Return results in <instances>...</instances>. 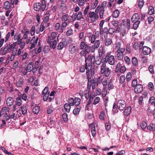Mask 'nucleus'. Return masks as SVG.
I'll use <instances>...</instances> for the list:
<instances>
[{
	"instance_id": "obj_1",
	"label": "nucleus",
	"mask_w": 155,
	"mask_h": 155,
	"mask_svg": "<svg viewBox=\"0 0 155 155\" xmlns=\"http://www.w3.org/2000/svg\"><path fill=\"white\" fill-rule=\"evenodd\" d=\"M97 38V36L93 34L91 37V43H94V45H92L91 47V52H94L95 49H98L100 47L101 45V42L99 40H96Z\"/></svg>"
},
{
	"instance_id": "obj_2",
	"label": "nucleus",
	"mask_w": 155,
	"mask_h": 155,
	"mask_svg": "<svg viewBox=\"0 0 155 155\" xmlns=\"http://www.w3.org/2000/svg\"><path fill=\"white\" fill-rule=\"evenodd\" d=\"M112 52H109L107 53L105 58L102 57L104 63H108L111 65H114L115 64V60L114 56L111 55Z\"/></svg>"
},
{
	"instance_id": "obj_3",
	"label": "nucleus",
	"mask_w": 155,
	"mask_h": 155,
	"mask_svg": "<svg viewBox=\"0 0 155 155\" xmlns=\"http://www.w3.org/2000/svg\"><path fill=\"white\" fill-rule=\"evenodd\" d=\"M111 72V70L110 68L107 66L106 64L103 63L101 68V74H103L106 77H108L110 75Z\"/></svg>"
},
{
	"instance_id": "obj_4",
	"label": "nucleus",
	"mask_w": 155,
	"mask_h": 155,
	"mask_svg": "<svg viewBox=\"0 0 155 155\" xmlns=\"http://www.w3.org/2000/svg\"><path fill=\"white\" fill-rule=\"evenodd\" d=\"M46 2L45 0H42L41 4L39 2L35 3L34 5V8L35 10L39 11L41 9L42 11H44L46 7Z\"/></svg>"
},
{
	"instance_id": "obj_5",
	"label": "nucleus",
	"mask_w": 155,
	"mask_h": 155,
	"mask_svg": "<svg viewBox=\"0 0 155 155\" xmlns=\"http://www.w3.org/2000/svg\"><path fill=\"white\" fill-rule=\"evenodd\" d=\"M95 60V57L94 56H92L91 55H89L87 57H85V65L88 66V67L92 66V64L94 63Z\"/></svg>"
},
{
	"instance_id": "obj_6",
	"label": "nucleus",
	"mask_w": 155,
	"mask_h": 155,
	"mask_svg": "<svg viewBox=\"0 0 155 155\" xmlns=\"http://www.w3.org/2000/svg\"><path fill=\"white\" fill-rule=\"evenodd\" d=\"M84 38V39H83V41L81 40L79 45V48L81 50H85L87 51L88 50H91V47L87 45L86 42H85L86 37H85Z\"/></svg>"
},
{
	"instance_id": "obj_7",
	"label": "nucleus",
	"mask_w": 155,
	"mask_h": 155,
	"mask_svg": "<svg viewBox=\"0 0 155 155\" xmlns=\"http://www.w3.org/2000/svg\"><path fill=\"white\" fill-rule=\"evenodd\" d=\"M125 50V48H119L117 51L116 57L118 60H122L123 58L124 53Z\"/></svg>"
},
{
	"instance_id": "obj_8",
	"label": "nucleus",
	"mask_w": 155,
	"mask_h": 155,
	"mask_svg": "<svg viewBox=\"0 0 155 155\" xmlns=\"http://www.w3.org/2000/svg\"><path fill=\"white\" fill-rule=\"evenodd\" d=\"M87 16L90 18L92 23L95 22L99 18L98 15L94 13V12L90 11L89 13Z\"/></svg>"
},
{
	"instance_id": "obj_9",
	"label": "nucleus",
	"mask_w": 155,
	"mask_h": 155,
	"mask_svg": "<svg viewBox=\"0 0 155 155\" xmlns=\"http://www.w3.org/2000/svg\"><path fill=\"white\" fill-rule=\"evenodd\" d=\"M126 103L123 100H120L118 101L117 103V107L120 110H123L126 107Z\"/></svg>"
},
{
	"instance_id": "obj_10",
	"label": "nucleus",
	"mask_w": 155,
	"mask_h": 155,
	"mask_svg": "<svg viewBox=\"0 0 155 155\" xmlns=\"http://www.w3.org/2000/svg\"><path fill=\"white\" fill-rule=\"evenodd\" d=\"M77 48L76 45L74 44H71L69 45V51L71 54H74L77 51Z\"/></svg>"
},
{
	"instance_id": "obj_11",
	"label": "nucleus",
	"mask_w": 155,
	"mask_h": 155,
	"mask_svg": "<svg viewBox=\"0 0 155 155\" xmlns=\"http://www.w3.org/2000/svg\"><path fill=\"white\" fill-rule=\"evenodd\" d=\"M13 48H14L11 45L9 46L7 45L4 48L2 51V54L4 55L7 53L10 52Z\"/></svg>"
},
{
	"instance_id": "obj_12",
	"label": "nucleus",
	"mask_w": 155,
	"mask_h": 155,
	"mask_svg": "<svg viewBox=\"0 0 155 155\" xmlns=\"http://www.w3.org/2000/svg\"><path fill=\"white\" fill-rule=\"evenodd\" d=\"M151 52V49L146 46H144L143 47L142 52L144 55H147L149 54Z\"/></svg>"
},
{
	"instance_id": "obj_13",
	"label": "nucleus",
	"mask_w": 155,
	"mask_h": 155,
	"mask_svg": "<svg viewBox=\"0 0 155 155\" xmlns=\"http://www.w3.org/2000/svg\"><path fill=\"white\" fill-rule=\"evenodd\" d=\"M143 90V87L141 84H138L135 87L134 91L137 94L140 93Z\"/></svg>"
},
{
	"instance_id": "obj_14",
	"label": "nucleus",
	"mask_w": 155,
	"mask_h": 155,
	"mask_svg": "<svg viewBox=\"0 0 155 155\" xmlns=\"http://www.w3.org/2000/svg\"><path fill=\"white\" fill-rule=\"evenodd\" d=\"M69 15L68 14H66L63 15L61 17V21H68V23H71V19H69Z\"/></svg>"
},
{
	"instance_id": "obj_15",
	"label": "nucleus",
	"mask_w": 155,
	"mask_h": 155,
	"mask_svg": "<svg viewBox=\"0 0 155 155\" xmlns=\"http://www.w3.org/2000/svg\"><path fill=\"white\" fill-rule=\"evenodd\" d=\"M140 18L139 15L137 13H135L131 17V21L132 22L135 21H140L139 20Z\"/></svg>"
},
{
	"instance_id": "obj_16",
	"label": "nucleus",
	"mask_w": 155,
	"mask_h": 155,
	"mask_svg": "<svg viewBox=\"0 0 155 155\" xmlns=\"http://www.w3.org/2000/svg\"><path fill=\"white\" fill-rule=\"evenodd\" d=\"M14 102V99L11 97H8L6 100V104L8 106H11Z\"/></svg>"
},
{
	"instance_id": "obj_17",
	"label": "nucleus",
	"mask_w": 155,
	"mask_h": 155,
	"mask_svg": "<svg viewBox=\"0 0 155 155\" xmlns=\"http://www.w3.org/2000/svg\"><path fill=\"white\" fill-rule=\"evenodd\" d=\"M104 43L106 46H108L113 44L112 39L110 38H106L104 40Z\"/></svg>"
},
{
	"instance_id": "obj_18",
	"label": "nucleus",
	"mask_w": 155,
	"mask_h": 155,
	"mask_svg": "<svg viewBox=\"0 0 155 155\" xmlns=\"http://www.w3.org/2000/svg\"><path fill=\"white\" fill-rule=\"evenodd\" d=\"M10 108L7 107H4L2 108V113L4 115H8L9 113Z\"/></svg>"
},
{
	"instance_id": "obj_19",
	"label": "nucleus",
	"mask_w": 155,
	"mask_h": 155,
	"mask_svg": "<svg viewBox=\"0 0 155 155\" xmlns=\"http://www.w3.org/2000/svg\"><path fill=\"white\" fill-rule=\"evenodd\" d=\"M132 47L134 50H137L139 48V43L138 40H135L132 43Z\"/></svg>"
},
{
	"instance_id": "obj_20",
	"label": "nucleus",
	"mask_w": 155,
	"mask_h": 155,
	"mask_svg": "<svg viewBox=\"0 0 155 155\" xmlns=\"http://www.w3.org/2000/svg\"><path fill=\"white\" fill-rule=\"evenodd\" d=\"M104 48L102 46H101L99 47L98 51V57L101 58L103 54L105 53V51H104Z\"/></svg>"
},
{
	"instance_id": "obj_21",
	"label": "nucleus",
	"mask_w": 155,
	"mask_h": 155,
	"mask_svg": "<svg viewBox=\"0 0 155 155\" xmlns=\"http://www.w3.org/2000/svg\"><path fill=\"white\" fill-rule=\"evenodd\" d=\"M131 108L130 107H128L124 110V114L126 116H128L131 113Z\"/></svg>"
},
{
	"instance_id": "obj_22",
	"label": "nucleus",
	"mask_w": 155,
	"mask_h": 155,
	"mask_svg": "<svg viewBox=\"0 0 155 155\" xmlns=\"http://www.w3.org/2000/svg\"><path fill=\"white\" fill-rule=\"evenodd\" d=\"M91 51V50H88L87 51H86L85 50H82L80 52V55L81 57L84 56L86 57V55L87 54H89Z\"/></svg>"
},
{
	"instance_id": "obj_23",
	"label": "nucleus",
	"mask_w": 155,
	"mask_h": 155,
	"mask_svg": "<svg viewBox=\"0 0 155 155\" xmlns=\"http://www.w3.org/2000/svg\"><path fill=\"white\" fill-rule=\"evenodd\" d=\"M62 23L61 26V29L62 31H63V30L65 29L66 27L68 25V24L70 23H68V21H62Z\"/></svg>"
},
{
	"instance_id": "obj_24",
	"label": "nucleus",
	"mask_w": 155,
	"mask_h": 155,
	"mask_svg": "<svg viewBox=\"0 0 155 155\" xmlns=\"http://www.w3.org/2000/svg\"><path fill=\"white\" fill-rule=\"evenodd\" d=\"M64 107L66 112L68 113L70 112L71 109V106L69 104H68L67 103H65L64 105Z\"/></svg>"
},
{
	"instance_id": "obj_25",
	"label": "nucleus",
	"mask_w": 155,
	"mask_h": 155,
	"mask_svg": "<svg viewBox=\"0 0 155 155\" xmlns=\"http://www.w3.org/2000/svg\"><path fill=\"white\" fill-rule=\"evenodd\" d=\"M95 97V95H92V94H90V97L87 104V106H89L90 105L92 102V100H93Z\"/></svg>"
},
{
	"instance_id": "obj_26",
	"label": "nucleus",
	"mask_w": 155,
	"mask_h": 155,
	"mask_svg": "<svg viewBox=\"0 0 155 155\" xmlns=\"http://www.w3.org/2000/svg\"><path fill=\"white\" fill-rule=\"evenodd\" d=\"M74 104L77 106H78L80 104L81 99L80 98L76 97L74 99Z\"/></svg>"
},
{
	"instance_id": "obj_27",
	"label": "nucleus",
	"mask_w": 155,
	"mask_h": 155,
	"mask_svg": "<svg viewBox=\"0 0 155 155\" xmlns=\"http://www.w3.org/2000/svg\"><path fill=\"white\" fill-rule=\"evenodd\" d=\"M101 83L104 86L103 91H105L106 89L107 86V80L106 79H102L101 80Z\"/></svg>"
},
{
	"instance_id": "obj_28",
	"label": "nucleus",
	"mask_w": 155,
	"mask_h": 155,
	"mask_svg": "<svg viewBox=\"0 0 155 155\" xmlns=\"http://www.w3.org/2000/svg\"><path fill=\"white\" fill-rule=\"evenodd\" d=\"M101 29H100V32L101 35H103L104 33H106L107 35L108 29L107 27H105L103 29L102 28H101Z\"/></svg>"
},
{
	"instance_id": "obj_29",
	"label": "nucleus",
	"mask_w": 155,
	"mask_h": 155,
	"mask_svg": "<svg viewBox=\"0 0 155 155\" xmlns=\"http://www.w3.org/2000/svg\"><path fill=\"white\" fill-rule=\"evenodd\" d=\"M102 60H103V59H102V58H101V57H97L96 59L95 58L94 63L95 62L96 64L99 65L101 64V62Z\"/></svg>"
},
{
	"instance_id": "obj_30",
	"label": "nucleus",
	"mask_w": 155,
	"mask_h": 155,
	"mask_svg": "<svg viewBox=\"0 0 155 155\" xmlns=\"http://www.w3.org/2000/svg\"><path fill=\"white\" fill-rule=\"evenodd\" d=\"M40 107L39 106H36L33 108V112L35 114H38L40 111Z\"/></svg>"
},
{
	"instance_id": "obj_31",
	"label": "nucleus",
	"mask_w": 155,
	"mask_h": 155,
	"mask_svg": "<svg viewBox=\"0 0 155 155\" xmlns=\"http://www.w3.org/2000/svg\"><path fill=\"white\" fill-rule=\"evenodd\" d=\"M80 106H78V107L74 108L73 112V114L75 116L78 114L80 112Z\"/></svg>"
},
{
	"instance_id": "obj_32",
	"label": "nucleus",
	"mask_w": 155,
	"mask_h": 155,
	"mask_svg": "<svg viewBox=\"0 0 155 155\" xmlns=\"http://www.w3.org/2000/svg\"><path fill=\"white\" fill-rule=\"evenodd\" d=\"M57 44V42L56 40H54L53 41H51L50 43V46L52 47L53 49L56 48Z\"/></svg>"
},
{
	"instance_id": "obj_33",
	"label": "nucleus",
	"mask_w": 155,
	"mask_h": 155,
	"mask_svg": "<svg viewBox=\"0 0 155 155\" xmlns=\"http://www.w3.org/2000/svg\"><path fill=\"white\" fill-rule=\"evenodd\" d=\"M120 15V12L117 9H116L113 12L112 16L114 18H117Z\"/></svg>"
},
{
	"instance_id": "obj_34",
	"label": "nucleus",
	"mask_w": 155,
	"mask_h": 155,
	"mask_svg": "<svg viewBox=\"0 0 155 155\" xmlns=\"http://www.w3.org/2000/svg\"><path fill=\"white\" fill-rule=\"evenodd\" d=\"M154 8L151 6H150L148 8V14L150 15H151L154 13Z\"/></svg>"
},
{
	"instance_id": "obj_35",
	"label": "nucleus",
	"mask_w": 155,
	"mask_h": 155,
	"mask_svg": "<svg viewBox=\"0 0 155 155\" xmlns=\"http://www.w3.org/2000/svg\"><path fill=\"white\" fill-rule=\"evenodd\" d=\"M104 6L103 7H102L101 10L99 12V17L100 19H102L104 18Z\"/></svg>"
},
{
	"instance_id": "obj_36",
	"label": "nucleus",
	"mask_w": 155,
	"mask_h": 155,
	"mask_svg": "<svg viewBox=\"0 0 155 155\" xmlns=\"http://www.w3.org/2000/svg\"><path fill=\"white\" fill-rule=\"evenodd\" d=\"M132 62L134 66H137L138 64V61L137 58L135 57H133L132 59Z\"/></svg>"
},
{
	"instance_id": "obj_37",
	"label": "nucleus",
	"mask_w": 155,
	"mask_h": 155,
	"mask_svg": "<svg viewBox=\"0 0 155 155\" xmlns=\"http://www.w3.org/2000/svg\"><path fill=\"white\" fill-rule=\"evenodd\" d=\"M113 81L111 79H110L108 83V90H109L112 89L114 87V86L112 83Z\"/></svg>"
},
{
	"instance_id": "obj_38",
	"label": "nucleus",
	"mask_w": 155,
	"mask_h": 155,
	"mask_svg": "<svg viewBox=\"0 0 155 155\" xmlns=\"http://www.w3.org/2000/svg\"><path fill=\"white\" fill-rule=\"evenodd\" d=\"M65 43H64L63 42H60L58 44L57 46V49L58 50H61L64 47V46H65Z\"/></svg>"
},
{
	"instance_id": "obj_39",
	"label": "nucleus",
	"mask_w": 155,
	"mask_h": 155,
	"mask_svg": "<svg viewBox=\"0 0 155 155\" xmlns=\"http://www.w3.org/2000/svg\"><path fill=\"white\" fill-rule=\"evenodd\" d=\"M104 6L103 5H99L95 9V12H94V13L98 15V12H100L101 8H102V7H103Z\"/></svg>"
},
{
	"instance_id": "obj_40",
	"label": "nucleus",
	"mask_w": 155,
	"mask_h": 155,
	"mask_svg": "<svg viewBox=\"0 0 155 155\" xmlns=\"http://www.w3.org/2000/svg\"><path fill=\"white\" fill-rule=\"evenodd\" d=\"M147 128L150 130L153 131L155 129V125L153 124H150V125L147 127Z\"/></svg>"
},
{
	"instance_id": "obj_41",
	"label": "nucleus",
	"mask_w": 155,
	"mask_h": 155,
	"mask_svg": "<svg viewBox=\"0 0 155 155\" xmlns=\"http://www.w3.org/2000/svg\"><path fill=\"white\" fill-rule=\"evenodd\" d=\"M11 3L8 1L5 2L4 5V8L5 9H8L10 7Z\"/></svg>"
},
{
	"instance_id": "obj_42",
	"label": "nucleus",
	"mask_w": 155,
	"mask_h": 155,
	"mask_svg": "<svg viewBox=\"0 0 155 155\" xmlns=\"http://www.w3.org/2000/svg\"><path fill=\"white\" fill-rule=\"evenodd\" d=\"M140 21H135L134 22H132L134 23L133 25V29L134 30L137 29L139 25L140 24Z\"/></svg>"
},
{
	"instance_id": "obj_43",
	"label": "nucleus",
	"mask_w": 155,
	"mask_h": 155,
	"mask_svg": "<svg viewBox=\"0 0 155 155\" xmlns=\"http://www.w3.org/2000/svg\"><path fill=\"white\" fill-rule=\"evenodd\" d=\"M88 67V66H86L85 64L84 65L81 66L80 68V71L82 73L84 72L85 71V70H87Z\"/></svg>"
},
{
	"instance_id": "obj_44",
	"label": "nucleus",
	"mask_w": 155,
	"mask_h": 155,
	"mask_svg": "<svg viewBox=\"0 0 155 155\" xmlns=\"http://www.w3.org/2000/svg\"><path fill=\"white\" fill-rule=\"evenodd\" d=\"M68 103L71 106H73L74 104V98L72 97L69 98L68 101Z\"/></svg>"
},
{
	"instance_id": "obj_45",
	"label": "nucleus",
	"mask_w": 155,
	"mask_h": 155,
	"mask_svg": "<svg viewBox=\"0 0 155 155\" xmlns=\"http://www.w3.org/2000/svg\"><path fill=\"white\" fill-rule=\"evenodd\" d=\"M68 114L66 113H64L62 114V117L64 121L66 122L68 120Z\"/></svg>"
},
{
	"instance_id": "obj_46",
	"label": "nucleus",
	"mask_w": 155,
	"mask_h": 155,
	"mask_svg": "<svg viewBox=\"0 0 155 155\" xmlns=\"http://www.w3.org/2000/svg\"><path fill=\"white\" fill-rule=\"evenodd\" d=\"M140 126L143 130L147 126V123L145 122L142 121L140 124Z\"/></svg>"
},
{
	"instance_id": "obj_47",
	"label": "nucleus",
	"mask_w": 155,
	"mask_h": 155,
	"mask_svg": "<svg viewBox=\"0 0 155 155\" xmlns=\"http://www.w3.org/2000/svg\"><path fill=\"white\" fill-rule=\"evenodd\" d=\"M105 116L104 112H101L100 114L99 118L101 120H104Z\"/></svg>"
},
{
	"instance_id": "obj_48",
	"label": "nucleus",
	"mask_w": 155,
	"mask_h": 155,
	"mask_svg": "<svg viewBox=\"0 0 155 155\" xmlns=\"http://www.w3.org/2000/svg\"><path fill=\"white\" fill-rule=\"evenodd\" d=\"M42 95H43V100L44 101H47L48 99L49 94V93H48L47 94H42Z\"/></svg>"
},
{
	"instance_id": "obj_49",
	"label": "nucleus",
	"mask_w": 155,
	"mask_h": 155,
	"mask_svg": "<svg viewBox=\"0 0 155 155\" xmlns=\"http://www.w3.org/2000/svg\"><path fill=\"white\" fill-rule=\"evenodd\" d=\"M105 126L107 131L109 130L111 128L110 123L109 122H106L105 124Z\"/></svg>"
},
{
	"instance_id": "obj_50",
	"label": "nucleus",
	"mask_w": 155,
	"mask_h": 155,
	"mask_svg": "<svg viewBox=\"0 0 155 155\" xmlns=\"http://www.w3.org/2000/svg\"><path fill=\"white\" fill-rule=\"evenodd\" d=\"M111 23L115 27H118V26L119 22L117 20L113 19L111 21Z\"/></svg>"
},
{
	"instance_id": "obj_51",
	"label": "nucleus",
	"mask_w": 155,
	"mask_h": 155,
	"mask_svg": "<svg viewBox=\"0 0 155 155\" xmlns=\"http://www.w3.org/2000/svg\"><path fill=\"white\" fill-rule=\"evenodd\" d=\"M144 4V1L143 0H139L138 3V6L141 9Z\"/></svg>"
},
{
	"instance_id": "obj_52",
	"label": "nucleus",
	"mask_w": 155,
	"mask_h": 155,
	"mask_svg": "<svg viewBox=\"0 0 155 155\" xmlns=\"http://www.w3.org/2000/svg\"><path fill=\"white\" fill-rule=\"evenodd\" d=\"M16 105L18 106H20L21 104V97H18L17 99Z\"/></svg>"
},
{
	"instance_id": "obj_53",
	"label": "nucleus",
	"mask_w": 155,
	"mask_h": 155,
	"mask_svg": "<svg viewBox=\"0 0 155 155\" xmlns=\"http://www.w3.org/2000/svg\"><path fill=\"white\" fill-rule=\"evenodd\" d=\"M154 66L152 64H150L148 68V70L150 72L151 74H153L154 73V71L153 70Z\"/></svg>"
},
{
	"instance_id": "obj_54",
	"label": "nucleus",
	"mask_w": 155,
	"mask_h": 155,
	"mask_svg": "<svg viewBox=\"0 0 155 155\" xmlns=\"http://www.w3.org/2000/svg\"><path fill=\"white\" fill-rule=\"evenodd\" d=\"M125 77L124 75H121L119 79L120 83V84H123L125 81Z\"/></svg>"
},
{
	"instance_id": "obj_55",
	"label": "nucleus",
	"mask_w": 155,
	"mask_h": 155,
	"mask_svg": "<svg viewBox=\"0 0 155 155\" xmlns=\"http://www.w3.org/2000/svg\"><path fill=\"white\" fill-rule=\"evenodd\" d=\"M124 60L127 64L129 65L130 63V61L129 58L127 56H125L124 57Z\"/></svg>"
},
{
	"instance_id": "obj_56",
	"label": "nucleus",
	"mask_w": 155,
	"mask_h": 155,
	"mask_svg": "<svg viewBox=\"0 0 155 155\" xmlns=\"http://www.w3.org/2000/svg\"><path fill=\"white\" fill-rule=\"evenodd\" d=\"M73 31L72 29L70 28L67 31L66 35L67 36H70L73 34Z\"/></svg>"
},
{
	"instance_id": "obj_57",
	"label": "nucleus",
	"mask_w": 155,
	"mask_h": 155,
	"mask_svg": "<svg viewBox=\"0 0 155 155\" xmlns=\"http://www.w3.org/2000/svg\"><path fill=\"white\" fill-rule=\"evenodd\" d=\"M65 2H62L61 3L60 6V8L63 11L65 10L67 7L66 5L64 3Z\"/></svg>"
},
{
	"instance_id": "obj_58",
	"label": "nucleus",
	"mask_w": 155,
	"mask_h": 155,
	"mask_svg": "<svg viewBox=\"0 0 155 155\" xmlns=\"http://www.w3.org/2000/svg\"><path fill=\"white\" fill-rule=\"evenodd\" d=\"M89 9V5H87L84 11L83 14L84 15V16H85L87 14V13L89 14V13H88V11Z\"/></svg>"
},
{
	"instance_id": "obj_59",
	"label": "nucleus",
	"mask_w": 155,
	"mask_h": 155,
	"mask_svg": "<svg viewBox=\"0 0 155 155\" xmlns=\"http://www.w3.org/2000/svg\"><path fill=\"white\" fill-rule=\"evenodd\" d=\"M115 31L116 30L114 28H110L108 29V32L110 34L112 35Z\"/></svg>"
},
{
	"instance_id": "obj_60",
	"label": "nucleus",
	"mask_w": 155,
	"mask_h": 155,
	"mask_svg": "<svg viewBox=\"0 0 155 155\" xmlns=\"http://www.w3.org/2000/svg\"><path fill=\"white\" fill-rule=\"evenodd\" d=\"M21 112L23 114H25L27 113V108L26 106H23L21 107Z\"/></svg>"
},
{
	"instance_id": "obj_61",
	"label": "nucleus",
	"mask_w": 155,
	"mask_h": 155,
	"mask_svg": "<svg viewBox=\"0 0 155 155\" xmlns=\"http://www.w3.org/2000/svg\"><path fill=\"white\" fill-rule=\"evenodd\" d=\"M82 15V12H79L78 14H77V20H79L81 18H83Z\"/></svg>"
},
{
	"instance_id": "obj_62",
	"label": "nucleus",
	"mask_w": 155,
	"mask_h": 155,
	"mask_svg": "<svg viewBox=\"0 0 155 155\" xmlns=\"http://www.w3.org/2000/svg\"><path fill=\"white\" fill-rule=\"evenodd\" d=\"M57 34L55 32H53L51 34V36H50L51 38V40H54L56 37Z\"/></svg>"
},
{
	"instance_id": "obj_63",
	"label": "nucleus",
	"mask_w": 155,
	"mask_h": 155,
	"mask_svg": "<svg viewBox=\"0 0 155 155\" xmlns=\"http://www.w3.org/2000/svg\"><path fill=\"white\" fill-rule=\"evenodd\" d=\"M130 44H127L126 45V51H127V53L129 54L130 53L131 51V49H130Z\"/></svg>"
},
{
	"instance_id": "obj_64",
	"label": "nucleus",
	"mask_w": 155,
	"mask_h": 155,
	"mask_svg": "<svg viewBox=\"0 0 155 155\" xmlns=\"http://www.w3.org/2000/svg\"><path fill=\"white\" fill-rule=\"evenodd\" d=\"M100 101V98L99 97H96L94 101L93 104L96 105Z\"/></svg>"
}]
</instances>
